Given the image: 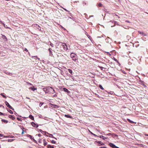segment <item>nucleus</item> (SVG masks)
I'll return each mask as SVG.
<instances>
[{"label":"nucleus","mask_w":148,"mask_h":148,"mask_svg":"<svg viewBox=\"0 0 148 148\" xmlns=\"http://www.w3.org/2000/svg\"><path fill=\"white\" fill-rule=\"evenodd\" d=\"M71 58L74 61H76V60H77V58L76 57L77 56L75 54L73 53H71L70 55Z\"/></svg>","instance_id":"1"},{"label":"nucleus","mask_w":148,"mask_h":148,"mask_svg":"<svg viewBox=\"0 0 148 148\" xmlns=\"http://www.w3.org/2000/svg\"><path fill=\"white\" fill-rule=\"evenodd\" d=\"M63 44H62V45H60V48H62L65 51L67 50L68 49V48L66 45L64 43Z\"/></svg>","instance_id":"2"},{"label":"nucleus","mask_w":148,"mask_h":148,"mask_svg":"<svg viewBox=\"0 0 148 148\" xmlns=\"http://www.w3.org/2000/svg\"><path fill=\"white\" fill-rule=\"evenodd\" d=\"M27 136L31 140H33V141L34 142L37 143V142L36 140H35L34 139V137H32V136L31 135H29V134H27Z\"/></svg>","instance_id":"3"},{"label":"nucleus","mask_w":148,"mask_h":148,"mask_svg":"<svg viewBox=\"0 0 148 148\" xmlns=\"http://www.w3.org/2000/svg\"><path fill=\"white\" fill-rule=\"evenodd\" d=\"M5 104L9 108H10V109H11L12 110H14V109L9 104V103L6 101H5Z\"/></svg>","instance_id":"4"},{"label":"nucleus","mask_w":148,"mask_h":148,"mask_svg":"<svg viewBox=\"0 0 148 148\" xmlns=\"http://www.w3.org/2000/svg\"><path fill=\"white\" fill-rule=\"evenodd\" d=\"M31 124L34 127H36V128H37L38 127V125L35 123L34 122H32L31 123Z\"/></svg>","instance_id":"5"},{"label":"nucleus","mask_w":148,"mask_h":148,"mask_svg":"<svg viewBox=\"0 0 148 148\" xmlns=\"http://www.w3.org/2000/svg\"><path fill=\"white\" fill-rule=\"evenodd\" d=\"M43 88L42 90L43 91L45 92V93H48V92H47V91L48 90L49 88Z\"/></svg>","instance_id":"6"},{"label":"nucleus","mask_w":148,"mask_h":148,"mask_svg":"<svg viewBox=\"0 0 148 148\" xmlns=\"http://www.w3.org/2000/svg\"><path fill=\"white\" fill-rule=\"evenodd\" d=\"M140 83L142 85H143L144 87H146V86L144 84V82L141 80H140L139 81Z\"/></svg>","instance_id":"7"},{"label":"nucleus","mask_w":148,"mask_h":148,"mask_svg":"<svg viewBox=\"0 0 148 148\" xmlns=\"http://www.w3.org/2000/svg\"><path fill=\"white\" fill-rule=\"evenodd\" d=\"M109 145L113 148H114L116 145L112 143H110L109 144Z\"/></svg>","instance_id":"8"},{"label":"nucleus","mask_w":148,"mask_h":148,"mask_svg":"<svg viewBox=\"0 0 148 148\" xmlns=\"http://www.w3.org/2000/svg\"><path fill=\"white\" fill-rule=\"evenodd\" d=\"M63 90L64 91V92H67L68 93H70V92L66 88H63Z\"/></svg>","instance_id":"9"},{"label":"nucleus","mask_w":148,"mask_h":148,"mask_svg":"<svg viewBox=\"0 0 148 148\" xmlns=\"http://www.w3.org/2000/svg\"><path fill=\"white\" fill-rule=\"evenodd\" d=\"M2 38L3 39L5 40V41H7V39L6 37L3 34H2Z\"/></svg>","instance_id":"10"},{"label":"nucleus","mask_w":148,"mask_h":148,"mask_svg":"<svg viewBox=\"0 0 148 148\" xmlns=\"http://www.w3.org/2000/svg\"><path fill=\"white\" fill-rule=\"evenodd\" d=\"M49 56H52L53 55V54H52V49H50V48H49Z\"/></svg>","instance_id":"11"},{"label":"nucleus","mask_w":148,"mask_h":148,"mask_svg":"<svg viewBox=\"0 0 148 148\" xmlns=\"http://www.w3.org/2000/svg\"><path fill=\"white\" fill-rule=\"evenodd\" d=\"M107 135H108V136L111 135V136H113L114 137V136H118L117 135H115V134H111V133H109L108 134H107Z\"/></svg>","instance_id":"12"},{"label":"nucleus","mask_w":148,"mask_h":148,"mask_svg":"<svg viewBox=\"0 0 148 148\" xmlns=\"http://www.w3.org/2000/svg\"><path fill=\"white\" fill-rule=\"evenodd\" d=\"M97 142V143L100 145H105L104 143H103L101 141Z\"/></svg>","instance_id":"13"},{"label":"nucleus","mask_w":148,"mask_h":148,"mask_svg":"<svg viewBox=\"0 0 148 148\" xmlns=\"http://www.w3.org/2000/svg\"><path fill=\"white\" fill-rule=\"evenodd\" d=\"M64 116L67 118L73 119V117L69 115V114H65L64 115Z\"/></svg>","instance_id":"14"},{"label":"nucleus","mask_w":148,"mask_h":148,"mask_svg":"<svg viewBox=\"0 0 148 148\" xmlns=\"http://www.w3.org/2000/svg\"><path fill=\"white\" fill-rule=\"evenodd\" d=\"M9 117L10 119H11L12 120H14L15 119V117L13 115H10L9 116Z\"/></svg>","instance_id":"15"},{"label":"nucleus","mask_w":148,"mask_h":148,"mask_svg":"<svg viewBox=\"0 0 148 148\" xmlns=\"http://www.w3.org/2000/svg\"><path fill=\"white\" fill-rule=\"evenodd\" d=\"M29 88V89H31V90L33 91H34L35 90H36V88H34V86L31 87H30Z\"/></svg>","instance_id":"16"},{"label":"nucleus","mask_w":148,"mask_h":148,"mask_svg":"<svg viewBox=\"0 0 148 148\" xmlns=\"http://www.w3.org/2000/svg\"><path fill=\"white\" fill-rule=\"evenodd\" d=\"M29 118L32 120H34V116L32 115H30L29 116Z\"/></svg>","instance_id":"17"},{"label":"nucleus","mask_w":148,"mask_h":148,"mask_svg":"<svg viewBox=\"0 0 148 148\" xmlns=\"http://www.w3.org/2000/svg\"><path fill=\"white\" fill-rule=\"evenodd\" d=\"M48 148H54L53 146H51L50 145H47V147Z\"/></svg>","instance_id":"18"},{"label":"nucleus","mask_w":148,"mask_h":148,"mask_svg":"<svg viewBox=\"0 0 148 148\" xmlns=\"http://www.w3.org/2000/svg\"><path fill=\"white\" fill-rule=\"evenodd\" d=\"M46 134H48V135H49V137H52V138H53V135L52 134H49V133H48L47 132ZM47 136H48V135H46Z\"/></svg>","instance_id":"19"},{"label":"nucleus","mask_w":148,"mask_h":148,"mask_svg":"<svg viewBox=\"0 0 148 148\" xmlns=\"http://www.w3.org/2000/svg\"><path fill=\"white\" fill-rule=\"evenodd\" d=\"M39 131L40 132L42 133L43 134V133H44L45 134V135H46V134L47 133L46 132H43L41 130H40Z\"/></svg>","instance_id":"20"},{"label":"nucleus","mask_w":148,"mask_h":148,"mask_svg":"<svg viewBox=\"0 0 148 148\" xmlns=\"http://www.w3.org/2000/svg\"><path fill=\"white\" fill-rule=\"evenodd\" d=\"M68 71L70 73L71 75H72V71L71 69H68Z\"/></svg>","instance_id":"21"},{"label":"nucleus","mask_w":148,"mask_h":148,"mask_svg":"<svg viewBox=\"0 0 148 148\" xmlns=\"http://www.w3.org/2000/svg\"><path fill=\"white\" fill-rule=\"evenodd\" d=\"M1 121L2 122L6 123H7L8 122V121L4 119H2Z\"/></svg>","instance_id":"22"},{"label":"nucleus","mask_w":148,"mask_h":148,"mask_svg":"<svg viewBox=\"0 0 148 148\" xmlns=\"http://www.w3.org/2000/svg\"><path fill=\"white\" fill-rule=\"evenodd\" d=\"M100 138H102L103 140H105V139L106 138L104 136L101 135L100 136Z\"/></svg>","instance_id":"23"},{"label":"nucleus","mask_w":148,"mask_h":148,"mask_svg":"<svg viewBox=\"0 0 148 148\" xmlns=\"http://www.w3.org/2000/svg\"><path fill=\"white\" fill-rule=\"evenodd\" d=\"M99 87L102 90H103L104 89V88L102 87V86L101 85H99Z\"/></svg>","instance_id":"24"},{"label":"nucleus","mask_w":148,"mask_h":148,"mask_svg":"<svg viewBox=\"0 0 148 148\" xmlns=\"http://www.w3.org/2000/svg\"><path fill=\"white\" fill-rule=\"evenodd\" d=\"M50 88L52 89V90L51 91V92L52 93H53L55 92L53 88L52 87H50Z\"/></svg>","instance_id":"25"},{"label":"nucleus","mask_w":148,"mask_h":148,"mask_svg":"<svg viewBox=\"0 0 148 148\" xmlns=\"http://www.w3.org/2000/svg\"><path fill=\"white\" fill-rule=\"evenodd\" d=\"M89 132L91 134H92V135H94V136H97L95 134H94L92 132H90V131H89Z\"/></svg>","instance_id":"26"},{"label":"nucleus","mask_w":148,"mask_h":148,"mask_svg":"<svg viewBox=\"0 0 148 148\" xmlns=\"http://www.w3.org/2000/svg\"><path fill=\"white\" fill-rule=\"evenodd\" d=\"M4 73L8 75V73H9V72H8L7 71H4Z\"/></svg>","instance_id":"27"},{"label":"nucleus","mask_w":148,"mask_h":148,"mask_svg":"<svg viewBox=\"0 0 148 148\" xmlns=\"http://www.w3.org/2000/svg\"><path fill=\"white\" fill-rule=\"evenodd\" d=\"M138 32L140 34H142L143 35L144 34V33L143 32H142L141 31H138Z\"/></svg>","instance_id":"28"},{"label":"nucleus","mask_w":148,"mask_h":148,"mask_svg":"<svg viewBox=\"0 0 148 148\" xmlns=\"http://www.w3.org/2000/svg\"><path fill=\"white\" fill-rule=\"evenodd\" d=\"M51 142L53 144H55L56 143V141L53 140H52L51 141Z\"/></svg>","instance_id":"29"},{"label":"nucleus","mask_w":148,"mask_h":148,"mask_svg":"<svg viewBox=\"0 0 148 148\" xmlns=\"http://www.w3.org/2000/svg\"><path fill=\"white\" fill-rule=\"evenodd\" d=\"M33 57L36 58V60L37 59H38V60H39V58H38L36 56H33Z\"/></svg>","instance_id":"30"},{"label":"nucleus","mask_w":148,"mask_h":148,"mask_svg":"<svg viewBox=\"0 0 148 148\" xmlns=\"http://www.w3.org/2000/svg\"><path fill=\"white\" fill-rule=\"evenodd\" d=\"M8 111H9V112L10 113H11V114H12L13 113V112L11 110H8Z\"/></svg>","instance_id":"31"},{"label":"nucleus","mask_w":148,"mask_h":148,"mask_svg":"<svg viewBox=\"0 0 148 148\" xmlns=\"http://www.w3.org/2000/svg\"><path fill=\"white\" fill-rule=\"evenodd\" d=\"M3 93H1V95H2L4 98H6V97L5 96V95H3Z\"/></svg>","instance_id":"32"},{"label":"nucleus","mask_w":148,"mask_h":148,"mask_svg":"<svg viewBox=\"0 0 148 148\" xmlns=\"http://www.w3.org/2000/svg\"><path fill=\"white\" fill-rule=\"evenodd\" d=\"M98 5L99 7H101L102 6V4L101 3H100L98 4Z\"/></svg>","instance_id":"33"},{"label":"nucleus","mask_w":148,"mask_h":148,"mask_svg":"<svg viewBox=\"0 0 148 148\" xmlns=\"http://www.w3.org/2000/svg\"><path fill=\"white\" fill-rule=\"evenodd\" d=\"M50 45L52 47H53V43L50 42Z\"/></svg>","instance_id":"34"},{"label":"nucleus","mask_w":148,"mask_h":148,"mask_svg":"<svg viewBox=\"0 0 148 148\" xmlns=\"http://www.w3.org/2000/svg\"><path fill=\"white\" fill-rule=\"evenodd\" d=\"M13 140L12 139H9L8 140V141L10 142H12V141H13Z\"/></svg>","instance_id":"35"},{"label":"nucleus","mask_w":148,"mask_h":148,"mask_svg":"<svg viewBox=\"0 0 148 148\" xmlns=\"http://www.w3.org/2000/svg\"><path fill=\"white\" fill-rule=\"evenodd\" d=\"M17 119L19 121H21V119L19 118L18 117H17Z\"/></svg>","instance_id":"36"},{"label":"nucleus","mask_w":148,"mask_h":148,"mask_svg":"<svg viewBox=\"0 0 148 148\" xmlns=\"http://www.w3.org/2000/svg\"><path fill=\"white\" fill-rule=\"evenodd\" d=\"M8 75L11 76H12L13 73H8Z\"/></svg>","instance_id":"37"},{"label":"nucleus","mask_w":148,"mask_h":148,"mask_svg":"<svg viewBox=\"0 0 148 148\" xmlns=\"http://www.w3.org/2000/svg\"><path fill=\"white\" fill-rule=\"evenodd\" d=\"M127 120L130 123L132 122L129 119H127Z\"/></svg>","instance_id":"38"},{"label":"nucleus","mask_w":148,"mask_h":148,"mask_svg":"<svg viewBox=\"0 0 148 148\" xmlns=\"http://www.w3.org/2000/svg\"><path fill=\"white\" fill-rule=\"evenodd\" d=\"M47 142H46V143H44V145L45 146H46L47 145Z\"/></svg>","instance_id":"39"},{"label":"nucleus","mask_w":148,"mask_h":148,"mask_svg":"<svg viewBox=\"0 0 148 148\" xmlns=\"http://www.w3.org/2000/svg\"><path fill=\"white\" fill-rule=\"evenodd\" d=\"M24 51H27V52L28 51V50H27V49L26 48H25Z\"/></svg>","instance_id":"40"},{"label":"nucleus","mask_w":148,"mask_h":148,"mask_svg":"<svg viewBox=\"0 0 148 148\" xmlns=\"http://www.w3.org/2000/svg\"><path fill=\"white\" fill-rule=\"evenodd\" d=\"M24 131L23 130L22 132V133H21L22 134H24Z\"/></svg>","instance_id":"41"},{"label":"nucleus","mask_w":148,"mask_h":148,"mask_svg":"<svg viewBox=\"0 0 148 148\" xmlns=\"http://www.w3.org/2000/svg\"><path fill=\"white\" fill-rule=\"evenodd\" d=\"M42 104H43V103H42V102H40V104H39V106H42Z\"/></svg>","instance_id":"42"},{"label":"nucleus","mask_w":148,"mask_h":148,"mask_svg":"<svg viewBox=\"0 0 148 148\" xmlns=\"http://www.w3.org/2000/svg\"><path fill=\"white\" fill-rule=\"evenodd\" d=\"M0 115H4L3 113L0 112Z\"/></svg>","instance_id":"43"},{"label":"nucleus","mask_w":148,"mask_h":148,"mask_svg":"<svg viewBox=\"0 0 148 148\" xmlns=\"http://www.w3.org/2000/svg\"><path fill=\"white\" fill-rule=\"evenodd\" d=\"M100 148H107L105 147H101Z\"/></svg>","instance_id":"44"},{"label":"nucleus","mask_w":148,"mask_h":148,"mask_svg":"<svg viewBox=\"0 0 148 148\" xmlns=\"http://www.w3.org/2000/svg\"><path fill=\"white\" fill-rule=\"evenodd\" d=\"M43 142L44 143H46V141L45 140V139H43Z\"/></svg>","instance_id":"45"},{"label":"nucleus","mask_w":148,"mask_h":148,"mask_svg":"<svg viewBox=\"0 0 148 148\" xmlns=\"http://www.w3.org/2000/svg\"><path fill=\"white\" fill-rule=\"evenodd\" d=\"M96 96L98 97V98H101V97H100V96H99L97 94V95H96Z\"/></svg>","instance_id":"46"},{"label":"nucleus","mask_w":148,"mask_h":148,"mask_svg":"<svg viewBox=\"0 0 148 148\" xmlns=\"http://www.w3.org/2000/svg\"><path fill=\"white\" fill-rule=\"evenodd\" d=\"M114 60L115 61H116V62H118V61H117V59H115V58H114Z\"/></svg>","instance_id":"47"},{"label":"nucleus","mask_w":148,"mask_h":148,"mask_svg":"<svg viewBox=\"0 0 148 148\" xmlns=\"http://www.w3.org/2000/svg\"><path fill=\"white\" fill-rule=\"evenodd\" d=\"M83 4H84L85 5H86V2H83Z\"/></svg>","instance_id":"48"},{"label":"nucleus","mask_w":148,"mask_h":148,"mask_svg":"<svg viewBox=\"0 0 148 148\" xmlns=\"http://www.w3.org/2000/svg\"><path fill=\"white\" fill-rule=\"evenodd\" d=\"M38 136L40 137L41 136V134H38Z\"/></svg>","instance_id":"49"},{"label":"nucleus","mask_w":148,"mask_h":148,"mask_svg":"<svg viewBox=\"0 0 148 148\" xmlns=\"http://www.w3.org/2000/svg\"><path fill=\"white\" fill-rule=\"evenodd\" d=\"M38 142L39 143H41V140L40 139L39 140Z\"/></svg>","instance_id":"50"},{"label":"nucleus","mask_w":148,"mask_h":148,"mask_svg":"<svg viewBox=\"0 0 148 148\" xmlns=\"http://www.w3.org/2000/svg\"><path fill=\"white\" fill-rule=\"evenodd\" d=\"M3 135H2V134H0V137H2V136H3Z\"/></svg>","instance_id":"51"},{"label":"nucleus","mask_w":148,"mask_h":148,"mask_svg":"<svg viewBox=\"0 0 148 148\" xmlns=\"http://www.w3.org/2000/svg\"><path fill=\"white\" fill-rule=\"evenodd\" d=\"M119 148V147L116 146H115V148Z\"/></svg>","instance_id":"52"},{"label":"nucleus","mask_w":148,"mask_h":148,"mask_svg":"<svg viewBox=\"0 0 148 148\" xmlns=\"http://www.w3.org/2000/svg\"><path fill=\"white\" fill-rule=\"evenodd\" d=\"M3 25L4 26H5V24H4V23H3Z\"/></svg>","instance_id":"53"},{"label":"nucleus","mask_w":148,"mask_h":148,"mask_svg":"<svg viewBox=\"0 0 148 148\" xmlns=\"http://www.w3.org/2000/svg\"><path fill=\"white\" fill-rule=\"evenodd\" d=\"M143 35H144V36H146V34H143Z\"/></svg>","instance_id":"54"},{"label":"nucleus","mask_w":148,"mask_h":148,"mask_svg":"<svg viewBox=\"0 0 148 148\" xmlns=\"http://www.w3.org/2000/svg\"><path fill=\"white\" fill-rule=\"evenodd\" d=\"M64 9L65 10H66V11H67V10L66 9Z\"/></svg>","instance_id":"55"},{"label":"nucleus","mask_w":148,"mask_h":148,"mask_svg":"<svg viewBox=\"0 0 148 148\" xmlns=\"http://www.w3.org/2000/svg\"><path fill=\"white\" fill-rule=\"evenodd\" d=\"M26 98H27V99H29V98L28 97H26Z\"/></svg>","instance_id":"56"},{"label":"nucleus","mask_w":148,"mask_h":148,"mask_svg":"<svg viewBox=\"0 0 148 148\" xmlns=\"http://www.w3.org/2000/svg\"><path fill=\"white\" fill-rule=\"evenodd\" d=\"M108 53L109 54V55H111V54L110 53H109V52H108Z\"/></svg>","instance_id":"57"},{"label":"nucleus","mask_w":148,"mask_h":148,"mask_svg":"<svg viewBox=\"0 0 148 148\" xmlns=\"http://www.w3.org/2000/svg\"><path fill=\"white\" fill-rule=\"evenodd\" d=\"M56 95H55L54 96V97H56Z\"/></svg>","instance_id":"58"},{"label":"nucleus","mask_w":148,"mask_h":148,"mask_svg":"<svg viewBox=\"0 0 148 148\" xmlns=\"http://www.w3.org/2000/svg\"><path fill=\"white\" fill-rule=\"evenodd\" d=\"M95 95L96 96V95H97V94H96V93H95Z\"/></svg>","instance_id":"59"},{"label":"nucleus","mask_w":148,"mask_h":148,"mask_svg":"<svg viewBox=\"0 0 148 148\" xmlns=\"http://www.w3.org/2000/svg\"><path fill=\"white\" fill-rule=\"evenodd\" d=\"M107 38H110L109 37H107Z\"/></svg>","instance_id":"60"},{"label":"nucleus","mask_w":148,"mask_h":148,"mask_svg":"<svg viewBox=\"0 0 148 148\" xmlns=\"http://www.w3.org/2000/svg\"><path fill=\"white\" fill-rule=\"evenodd\" d=\"M114 23H115V22H116V21H114Z\"/></svg>","instance_id":"61"},{"label":"nucleus","mask_w":148,"mask_h":148,"mask_svg":"<svg viewBox=\"0 0 148 148\" xmlns=\"http://www.w3.org/2000/svg\"><path fill=\"white\" fill-rule=\"evenodd\" d=\"M0 22H1V23H2V21H0Z\"/></svg>","instance_id":"62"}]
</instances>
